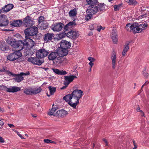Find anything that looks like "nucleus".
Here are the masks:
<instances>
[{"label":"nucleus","mask_w":149,"mask_h":149,"mask_svg":"<svg viewBox=\"0 0 149 149\" xmlns=\"http://www.w3.org/2000/svg\"><path fill=\"white\" fill-rule=\"evenodd\" d=\"M25 40L21 41L20 42L22 43L24 47L26 46L29 49L26 51V55H32L33 52L32 51V48L35 44V42L30 38H26Z\"/></svg>","instance_id":"1"},{"label":"nucleus","mask_w":149,"mask_h":149,"mask_svg":"<svg viewBox=\"0 0 149 149\" xmlns=\"http://www.w3.org/2000/svg\"><path fill=\"white\" fill-rule=\"evenodd\" d=\"M147 26L148 24L147 23L139 24L138 23L135 22L131 24L130 26H131V31L135 33L139 32H141V31L146 29Z\"/></svg>","instance_id":"2"},{"label":"nucleus","mask_w":149,"mask_h":149,"mask_svg":"<svg viewBox=\"0 0 149 149\" xmlns=\"http://www.w3.org/2000/svg\"><path fill=\"white\" fill-rule=\"evenodd\" d=\"M7 74L9 75V76H12L14 77L13 79L15 81L18 83L20 82L24 79V77L22 76H26L30 74L29 72L26 73L20 72L19 74H15L9 71H7Z\"/></svg>","instance_id":"3"},{"label":"nucleus","mask_w":149,"mask_h":149,"mask_svg":"<svg viewBox=\"0 0 149 149\" xmlns=\"http://www.w3.org/2000/svg\"><path fill=\"white\" fill-rule=\"evenodd\" d=\"M22 53L19 50L16 51L13 53H11L7 56V59L10 61H13L17 59L18 62L22 61L23 60H21L19 58L22 56Z\"/></svg>","instance_id":"4"},{"label":"nucleus","mask_w":149,"mask_h":149,"mask_svg":"<svg viewBox=\"0 0 149 149\" xmlns=\"http://www.w3.org/2000/svg\"><path fill=\"white\" fill-rule=\"evenodd\" d=\"M38 29L37 27L33 26L27 28L24 31L26 38H29V36L36 37V35L37 33Z\"/></svg>","instance_id":"5"},{"label":"nucleus","mask_w":149,"mask_h":149,"mask_svg":"<svg viewBox=\"0 0 149 149\" xmlns=\"http://www.w3.org/2000/svg\"><path fill=\"white\" fill-rule=\"evenodd\" d=\"M56 51L58 56V61H56V62H57L58 64H59L62 63L63 61L61 59L63 56L67 55L68 53V51L67 49L61 47L57 49Z\"/></svg>","instance_id":"6"},{"label":"nucleus","mask_w":149,"mask_h":149,"mask_svg":"<svg viewBox=\"0 0 149 149\" xmlns=\"http://www.w3.org/2000/svg\"><path fill=\"white\" fill-rule=\"evenodd\" d=\"M49 54V51L44 48H42L37 51L36 55L38 57L41 59L46 57Z\"/></svg>","instance_id":"7"},{"label":"nucleus","mask_w":149,"mask_h":149,"mask_svg":"<svg viewBox=\"0 0 149 149\" xmlns=\"http://www.w3.org/2000/svg\"><path fill=\"white\" fill-rule=\"evenodd\" d=\"M28 61L33 64L37 65H41L44 61L43 59L38 58L37 56L36 57L29 58L28 59Z\"/></svg>","instance_id":"8"},{"label":"nucleus","mask_w":149,"mask_h":149,"mask_svg":"<svg viewBox=\"0 0 149 149\" xmlns=\"http://www.w3.org/2000/svg\"><path fill=\"white\" fill-rule=\"evenodd\" d=\"M23 22L24 26L26 27H31L34 24V22L32 20L31 17L29 16H27L24 18Z\"/></svg>","instance_id":"9"},{"label":"nucleus","mask_w":149,"mask_h":149,"mask_svg":"<svg viewBox=\"0 0 149 149\" xmlns=\"http://www.w3.org/2000/svg\"><path fill=\"white\" fill-rule=\"evenodd\" d=\"M65 34L68 38L72 39H75L78 38L79 34L78 31L71 30L68 33L65 32Z\"/></svg>","instance_id":"10"},{"label":"nucleus","mask_w":149,"mask_h":149,"mask_svg":"<svg viewBox=\"0 0 149 149\" xmlns=\"http://www.w3.org/2000/svg\"><path fill=\"white\" fill-rule=\"evenodd\" d=\"M8 24V21L7 17L5 15L1 14L0 15V26H6Z\"/></svg>","instance_id":"11"},{"label":"nucleus","mask_w":149,"mask_h":149,"mask_svg":"<svg viewBox=\"0 0 149 149\" xmlns=\"http://www.w3.org/2000/svg\"><path fill=\"white\" fill-rule=\"evenodd\" d=\"M98 11L97 5L89 6L86 11L87 14L90 15H93Z\"/></svg>","instance_id":"12"},{"label":"nucleus","mask_w":149,"mask_h":149,"mask_svg":"<svg viewBox=\"0 0 149 149\" xmlns=\"http://www.w3.org/2000/svg\"><path fill=\"white\" fill-rule=\"evenodd\" d=\"M79 100L72 95L71 100L69 102V105L74 108L75 109L77 105L79 103Z\"/></svg>","instance_id":"13"},{"label":"nucleus","mask_w":149,"mask_h":149,"mask_svg":"<svg viewBox=\"0 0 149 149\" xmlns=\"http://www.w3.org/2000/svg\"><path fill=\"white\" fill-rule=\"evenodd\" d=\"M48 54V58L49 60L54 61L55 60H58V56L56 50L55 51L50 52Z\"/></svg>","instance_id":"14"},{"label":"nucleus","mask_w":149,"mask_h":149,"mask_svg":"<svg viewBox=\"0 0 149 149\" xmlns=\"http://www.w3.org/2000/svg\"><path fill=\"white\" fill-rule=\"evenodd\" d=\"M63 26V24L61 23H58L53 24L52 26V29L54 31H59L62 30Z\"/></svg>","instance_id":"15"},{"label":"nucleus","mask_w":149,"mask_h":149,"mask_svg":"<svg viewBox=\"0 0 149 149\" xmlns=\"http://www.w3.org/2000/svg\"><path fill=\"white\" fill-rule=\"evenodd\" d=\"M60 47L65 49L69 48L71 46V43L65 40H61L59 43Z\"/></svg>","instance_id":"16"},{"label":"nucleus","mask_w":149,"mask_h":149,"mask_svg":"<svg viewBox=\"0 0 149 149\" xmlns=\"http://www.w3.org/2000/svg\"><path fill=\"white\" fill-rule=\"evenodd\" d=\"M82 93L83 91H82L78 89L74 91L71 93L72 95L79 100L81 97Z\"/></svg>","instance_id":"17"},{"label":"nucleus","mask_w":149,"mask_h":149,"mask_svg":"<svg viewBox=\"0 0 149 149\" xmlns=\"http://www.w3.org/2000/svg\"><path fill=\"white\" fill-rule=\"evenodd\" d=\"M77 78V77L76 76H65L64 77V82L65 83V85H68L70 82L73 81L74 79Z\"/></svg>","instance_id":"18"},{"label":"nucleus","mask_w":149,"mask_h":149,"mask_svg":"<svg viewBox=\"0 0 149 149\" xmlns=\"http://www.w3.org/2000/svg\"><path fill=\"white\" fill-rule=\"evenodd\" d=\"M20 90L21 88L20 87L16 86H11L9 88L5 87V90L8 92L14 93L20 91Z\"/></svg>","instance_id":"19"},{"label":"nucleus","mask_w":149,"mask_h":149,"mask_svg":"<svg viewBox=\"0 0 149 149\" xmlns=\"http://www.w3.org/2000/svg\"><path fill=\"white\" fill-rule=\"evenodd\" d=\"M68 114L67 111L64 110H61L56 112V116L63 118L65 116Z\"/></svg>","instance_id":"20"},{"label":"nucleus","mask_w":149,"mask_h":149,"mask_svg":"<svg viewBox=\"0 0 149 149\" xmlns=\"http://www.w3.org/2000/svg\"><path fill=\"white\" fill-rule=\"evenodd\" d=\"M102 28L101 26L96 24H91L89 25V29L91 30H96L100 31Z\"/></svg>","instance_id":"21"},{"label":"nucleus","mask_w":149,"mask_h":149,"mask_svg":"<svg viewBox=\"0 0 149 149\" xmlns=\"http://www.w3.org/2000/svg\"><path fill=\"white\" fill-rule=\"evenodd\" d=\"M112 60V66L113 68L114 69L116 67V53L114 51H113L111 56Z\"/></svg>","instance_id":"22"},{"label":"nucleus","mask_w":149,"mask_h":149,"mask_svg":"<svg viewBox=\"0 0 149 149\" xmlns=\"http://www.w3.org/2000/svg\"><path fill=\"white\" fill-rule=\"evenodd\" d=\"M14 5L13 4H8L6 5L4 7H3L2 8V10L4 12L7 13L12 9Z\"/></svg>","instance_id":"23"},{"label":"nucleus","mask_w":149,"mask_h":149,"mask_svg":"<svg viewBox=\"0 0 149 149\" xmlns=\"http://www.w3.org/2000/svg\"><path fill=\"white\" fill-rule=\"evenodd\" d=\"M76 25V24L74 22L72 21L70 22L68 24L65 25L64 27V30H65V32L66 31H67L69 29L72 28Z\"/></svg>","instance_id":"24"},{"label":"nucleus","mask_w":149,"mask_h":149,"mask_svg":"<svg viewBox=\"0 0 149 149\" xmlns=\"http://www.w3.org/2000/svg\"><path fill=\"white\" fill-rule=\"evenodd\" d=\"M54 36V34L53 33H47L45 35V37L44 40L45 41L48 42L51 40Z\"/></svg>","instance_id":"25"},{"label":"nucleus","mask_w":149,"mask_h":149,"mask_svg":"<svg viewBox=\"0 0 149 149\" xmlns=\"http://www.w3.org/2000/svg\"><path fill=\"white\" fill-rule=\"evenodd\" d=\"M53 72L57 74L60 75H64L67 74L65 71L60 70L58 69L54 68L52 69Z\"/></svg>","instance_id":"26"},{"label":"nucleus","mask_w":149,"mask_h":149,"mask_svg":"<svg viewBox=\"0 0 149 149\" xmlns=\"http://www.w3.org/2000/svg\"><path fill=\"white\" fill-rule=\"evenodd\" d=\"M111 38L114 43H116L117 41V34L115 32H112Z\"/></svg>","instance_id":"27"},{"label":"nucleus","mask_w":149,"mask_h":149,"mask_svg":"<svg viewBox=\"0 0 149 149\" xmlns=\"http://www.w3.org/2000/svg\"><path fill=\"white\" fill-rule=\"evenodd\" d=\"M86 2L90 6H94L97 5V0H86Z\"/></svg>","instance_id":"28"},{"label":"nucleus","mask_w":149,"mask_h":149,"mask_svg":"<svg viewBox=\"0 0 149 149\" xmlns=\"http://www.w3.org/2000/svg\"><path fill=\"white\" fill-rule=\"evenodd\" d=\"M129 44V42L127 43L126 45L124 46V47L122 53V54L123 56H125V54L129 48L128 45Z\"/></svg>","instance_id":"29"},{"label":"nucleus","mask_w":149,"mask_h":149,"mask_svg":"<svg viewBox=\"0 0 149 149\" xmlns=\"http://www.w3.org/2000/svg\"><path fill=\"white\" fill-rule=\"evenodd\" d=\"M21 24V22L20 20L14 21L11 23V25L14 26H19Z\"/></svg>","instance_id":"30"},{"label":"nucleus","mask_w":149,"mask_h":149,"mask_svg":"<svg viewBox=\"0 0 149 149\" xmlns=\"http://www.w3.org/2000/svg\"><path fill=\"white\" fill-rule=\"evenodd\" d=\"M72 96V94L67 95L63 97V99L65 100L66 102H68V104H69V102L71 100V98Z\"/></svg>","instance_id":"31"},{"label":"nucleus","mask_w":149,"mask_h":149,"mask_svg":"<svg viewBox=\"0 0 149 149\" xmlns=\"http://www.w3.org/2000/svg\"><path fill=\"white\" fill-rule=\"evenodd\" d=\"M21 40H20L18 42H13V45L12 47L13 48H18L20 47V44H22V43L20 42Z\"/></svg>","instance_id":"32"},{"label":"nucleus","mask_w":149,"mask_h":149,"mask_svg":"<svg viewBox=\"0 0 149 149\" xmlns=\"http://www.w3.org/2000/svg\"><path fill=\"white\" fill-rule=\"evenodd\" d=\"M56 109L55 108H52L49 110L48 113V114L50 116L53 115L56 116L55 114L56 113V112H55V111H56Z\"/></svg>","instance_id":"33"},{"label":"nucleus","mask_w":149,"mask_h":149,"mask_svg":"<svg viewBox=\"0 0 149 149\" xmlns=\"http://www.w3.org/2000/svg\"><path fill=\"white\" fill-rule=\"evenodd\" d=\"M77 14V12L76 9H74L70 10L69 13V15L70 17H74Z\"/></svg>","instance_id":"34"},{"label":"nucleus","mask_w":149,"mask_h":149,"mask_svg":"<svg viewBox=\"0 0 149 149\" xmlns=\"http://www.w3.org/2000/svg\"><path fill=\"white\" fill-rule=\"evenodd\" d=\"M104 3L103 4L102 3H100L98 4L97 3V8H98V11L100 10H103L104 9Z\"/></svg>","instance_id":"35"},{"label":"nucleus","mask_w":149,"mask_h":149,"mask_svg":"<svg viewBox=\"0 0 149 149\" xmlns=\"http://www.w3.org/2000/svg\"><path fill=\"white\" fill-rule=\"evenodd\" d=\"M48 88L51 95L53 94L56 91V88L55 87L50 86Z\"/></svg>","instance_id":"36"},{"label":"nucleus","mask_w":149,"mask_h":149,"mask_svg":"<svg viewBox=\"0 0 149 149\" xmlns=\"http://www.w3.org/2000/svg\"><path fill=\"white\" fill-rule=\"evenodd\" d=\"M41 91L40 88L32 89V94H36L40 93Z\"/></svg>","instance_id":"37"},{"label":"nucleus","mask_w":149,"mask_h":149,"mask_svg":"<svg viewBox=\"0 0 149 149\" xmlns=\"http://www.w3.org/2000/svg\"><path fill=\"white\" fill-rule=\"evenodd\" d=\"M24 93L27 95L32 94V89H26L24 90Z\"/></svg>","instance_id":"38"},{"label":"nucleus","mask_w":149,"mask_h":149,"mask_svg":"<svg viewBox=\"0 0 149 149\" xmlns=\"http://www.w3.org/2000/svg\"><path fill=\"white\" fill-rule=\"evenodd\" d=\"M125 1L130 5H135L137 3V2L135 0H125Z\"/></svg>","instance_id":"39"},{"label":"nucleus","mask_w":149,"mask_h":149,"mask_svg":"<svg viewBox=\"0 0 149 149\" xmlns=\"http://www.w3.org/2000/svg\"><path fill=\"white\" fill-rule=\"evenodd\" d=\"M131 24L130 23L127 24L125 28L128 31H131Z\"/></svg>","instance_id":"40"},{"label":"nucleus","mask_w":149,"mask_h":149,"mask_svg":"<svg viewBox=\"0 0 149 149\" xmlns=\"http://www.w3.org/2000/svg\"><path fill=\"white\" fill-rule=\"evenodd\" d=\"M7 42L8 44H9L11 46H12L13 45V42H14V41H13V39H9L7 40Z\"/></svg>","instance_id":"41"},{"label":"nucleus","mask_w":149,"mask_h":149,"mask_svg":"<svg viewBox=\"0 0 149 149\" xmlns=\"http://www.w3.org/2000/svg\"><path fill=\"white\" fill-rule=\"evenodd\" d=\"M44 21V17H43L41 16L39 18L38 22L39 24L43 23V22Z\"/></svg>","instance_id":"42"},{"label":"nucleus","mask_w":149,"mask_h":149,"mask_svg":"<svg viewBox=\"0 0 149 149\" xmlns=\"http://www.w3.org/2000/svg\"><path fill=\"white\" fill-rule=\"evenodd\" d=\"M7 68L6 67H3L2 69L0 68V72H6V74H7V71H8V70H7Z\"/></svg>","instance_id":"43"},{"label":"nucleus","mask_w":149,"mask_h":149,"mask_svg":"<svg viewBox=\"0 0 149 149\" xmlns=\"http://www.w3.org/2000/svg\"><path fill=\"white\" fill-rule=\"evenodd\" d=\"M1 46H2L1 47V46H0L1 49L3 51H6L7 49L6 46H5V45H4L3 46L2 45H1Z\"/></svg>","instance_id":"44"},{"label":"nucleus","mask_w":149,"mask_h":149,"mask_svg":"<svg viewBox=\"0 0 149 149\" xmlns=\"http://www.w3.org/2000/svg\"><path fill=\"white\" fill-rule=\"evenodd\" d=\"M114 10L115 11H116L119 10L120 7V6L119 5H115L114 6Z\"/></svg>","instance_id":"45"},{"label":"nucleus","mask_w":149,"mask_h":149,"mask_svg":"<svg viewBox=\"0 0 149 149\" xmlns=\"http://www.w3.org/2000/svg\"><path fill=\"white\" fill-rule=\"evenodd\" d=\"M86 16L85 19L87 21H88L91 18L93 15H90L88 14Z\"/></svg>","instance_id":"46"},{"label":"nucleus","mask_w":149,"mask_h":149,"mask_svg":"<svg viewBox=\"0 0 149 149\" xmlns=\"http://www.w3.org/2000/svg\"><path fill=\"white\" fill-rule=\"evenodd\" d=\"M88 59L90 61V62H93L95 61V59L91 57L88 58Z\"/></svg>","instance_id":"47"},{"label":"nucleus","mask_w":149,"mask_h":149,"mask_svg":"<svg viewBox=\"0 0 149 149\" xmlns=\"http://www.w3.org/2000/svg\"><path fill=\"white\" fill-rule=\"evenodd\" d=\"M13 131L15 132L16 133H17V135L21 138V139H24V138L20 134L19 132L17 131H16V130H13Z\"/></svg>","instance_id":"48"},{"label":"nucleus","mask_w":149,"mask_h":149,"mask_svg":"<svg viewBox=\"0 0 149 149\" xmlns=\"http://www.w3.org/2000/svg\"><path fill=\"white\" fill-rule=\"evenodd\" d=\"M42 26H41V28L42 29H45L47 28V25L46 24V25L45 24V26H44L43 25H42Z\"/></svg>","instance_id":"49"},{"label":"nucleus","mask_w":149,"mask_h":149,"mask_svg":"<svg viewBox=\"0 0 149 149\" xmlns=\"http://www.w3.org/2000/svg\"><path fill=\"white\" fill-rule=\"evenodd\" d=\"M44 141L45 143H49L50 142V140L48 139H45L44 140Z\"/></svg>","instance_id":"50"},{"label":"nucleus","mask_w":149,"mask_h":149,"mask_svg":"<svg viewBox=\"0 0 149 149\" xmlns=\"http://www.w3.org/2000/svg\"><path fill=\"white\" fill-rule=\"evenodd\" d=\"M64 86H63L62 87H61V89L63 90V89H65L66 88V87H67L68 86V85H65V83L64 82Z\"/></svg>","instance_id":"51"},{"label":"nucleus","mask_w":149,"mask_h":149,"mask_svg":"<svg viewBox=\"0 0 149 149\" xmlns=\"http://www.w3.org/2000/svg\"><path fill=\"white\" fill-rule=\"evenodd\" d=\"M143 74L144 76L146 77H147L148 76V74L147 73H146V71L145 72L144 71H143Z\"/></svg>","instance_id":"52"},{"label":"nucleus","mask_w":149,"mask_h":149,"mask_svg":"<svg viewBox=\"0 0 149 149\" xmlns=\"http://www.w3.org/2000/svg\"><path fill=\"white\" fill-rule=\"evenodd\" d=\"M4 142L3 138L1 136H0V142L4 143Z\"/></svg>","instance_id":"53"},{"label":"nucleus","mask_w":149,"mask_h":149,"mask_svg":"<svg viewBox=\"0 0 149 149\" xmlns=\"http://www.w3.org/2000/svg\"><path fill=\"white\" fill-rule=\"evenodd\" d=\"M103 141L105 142V143L106 144V146L108 145L107 144V140L105 139H103Z\"/></svg>","instance_id":"54"},{"label":"nucleus","mask_w":149,"mask_h":149,"mask_svg":"<svg viewBox=\"0 0 149 149\" xmlns=\"http://www.w3.org/2000/svg\"><path fill=\"white\" fill-rule=\"evenodd\" d=\"M89 64L90 65V67H92L94 64L93 62H90L89 63Z\"/></svg>","instance_id":"55"},{"label":"nucleus","mask_w":149,"mask_h":149,"mask_svg":"<svg viewBox=\"0 0 149 149\" xmlns=\"http://www.w3.org/2000/svg\"><path fill=\"white\" fill-rule=\"evenodd\" d=\"M8 125L10 127H12L14 126V125H13V124H8Z\"/></svg>","instance_id":"56"},{"label":"nucleus","mask_w":149,"mask_h":149,"mask_svg":"<svg viewBox=\"0 0 149 149\" xmlns=\"http://www.w3.org/2000/svg\"><path fill=\"white\" fill-rule=\"evenodd\" d=\"M3 122L2 121L0 120V125H3Z\"/></svg>","instance_id":"57"},{"label":"nucleus","mask_w":149,"mask_h":149,"mask_svg":"<svg viewBox=\"0 0 149 149\" xmlns=\"http://www.w3.org/2000/svg\"><path fill=\"white\" fill-rule=\"evenodd\" d=\"M149 83V81H146L143 84V86H146Z\"/></svg>","instance_id":"58"},{"label":"nucleus","mask_w":149,"mask_h":149,"mask_svg":"<svg viewBox=\"0 0 149 149\" xmlns=\"http://www.w3.org/2000/svg\"><path fill=\"white\" fill-rule=\"evenodd\" d=\"M132 141H133V144L134 146H136L137 145L136 144L135 141H134V140H133Z\"/></svg>","instance_id":"59"},{"label":"nucleus","mask_w":149,"mask_h":149,"mask_svg":"<svg viewBox=\"0 0 149 149\" xmlns=\"http://www.w3.org/2000/svg\"><path fill=\"white\" fill-rule=\"evenodd\" d=\"M140 112H141V116H144V113L143 112V111L142 110H141Z\"/></svg>","instance_id":"60"},{"label":"nucleus","mask_w":149,"mask_h":149,"mask_svg":"<svg viewBox=\"0 0 149 149\" xmlns=\"http://www.w3.org/2000/svg\"><path fill=\"white\" fill-rule=\"evenodd\" d=\"M137 111H140L141 110H140V108L139 107H138L136 109Z\"/></svg>","instance_id":"61"},{"label":"nucleus","mask_w":149,"mask_h":149,"mask_svg":"<svg viewBox=\"0 0 149 149\" xmlns=\"http://www.w3.org/2000/svg\"><path fill=\"white\" fill-rule=\"evenodd\" d=\"M0 88H2L5 89L6 87L3 86H0Z\"/></svg>","instance_id":"62"},{"label":"nucleus","mask_w":149,"mask_h":149,"mask_svg":"<svg viewBox=\"0 0 149 149\" xmlns=\"http://www.w3.org/2000/svg\"><path fill=\"white\" fill-rule=\"evenodd\" d=\"M32 116L36 118L37 117V115L36 114L32 115Z\"/></svg>","instance_id":"63"},{"label":"nucleus","mask_w":149,"mask_h":149,"mask_svg":"<svg viewBox=\"0 0 149 149\" xmlns=\"http://www.w3.org/2000/svg\"><path fill=\"white\" fill-rule=\"evenodd\" d=\"M54 143V141H52L50 140L49 143Z\"/></svg>","instance_id":"64"}]
</instances>
